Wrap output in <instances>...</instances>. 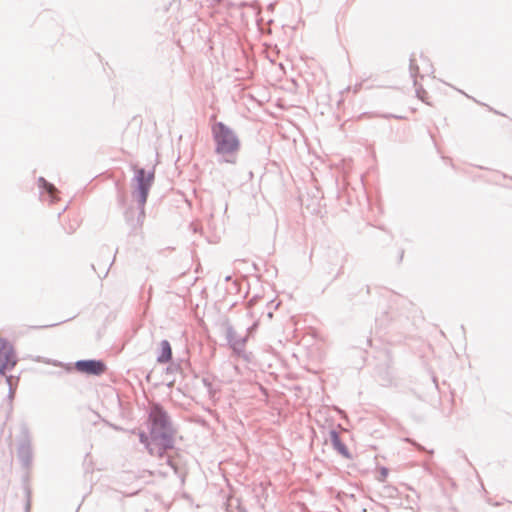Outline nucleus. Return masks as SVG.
Returning a JSON list of instances; mask_svg holds the SVG:
<instances>
[{
    "instance_id": "obj_8",
    "label": "nucleus",
    "mask_w": 512,
    "mask_h": 512,
    "mask_svg": "<svg viewBox=\"0 0 512 512\" xmlns=\"http://www.w3.org/2000/svg\"><path fill=\"white\" fill-rule=\"evenodd\" d=\"M39 182L41 183V186L47 191V193L50 195L51 197V201H54L56 199V193H57V190L56 188L48 183L45 179L43 178H40Z\"/></svg>"
},
{
    "instance_id": "obj_4",
    "label": "nucleus",
    "mask_w": 512,
    "mask_h": 512,
    "mask_svg": "<svg viewBox=\"0 0 512 512\" xmlns=\"http://www.w3.org/2000/svg\"><path fill=\"white\" fill-rule=\"evenodd\" d=\"M16 356L10 343L0 338V374L12 369L16 365Z\"/></svg>"
},
{
    "instance_id": "obj_9",
    "label": "nucleus",
    "mask_w": 512,
    "mask_h": 512,
    "mask_svg": "<svg viewBox=\"0 0 512 512\" xmlns=\"http://www.w3.org/2000/svg\"><path fill=\"white\" fill-rule=\"evenodd\" d=\"M377 473H378V476H377L378 481L385 482L389 475V470L386 467H379L377 469Z\"/></svg>"
},
{
    "instance_id": "obj_7",
    "label": "nucleus",
    "mask_w": 512,
    "mask_h": 512,
    "mask_svg": "<svg viewBox=\"0 0 512 512\" xmlns=\"http://www.w3.org/2000/svg\"><path fill=\"white\" fill-rule=\"evenodd\" d=\"M332 443L335 449L345 458L350 459L352 457L348 448L342 443V441L340 440L339 436L336 433L332 434Z\"/></svg>"
},
{
    "instance_id": "obj_6",
    "label": "nucleus",
    "mask_w": 512,
    "mask_h": 512,
    "mask_svg": "<svg viewBox=\"0 0 512 512\" xmlns=\"http://www.w3.org/2000/svg\"><path fill=\"white\" fill-rule=\"evenodd\" d=\"M172 359V349L167 340L160 343V354L158 356L159 363H168Z\"/></svg>"
},
{
    "instance_id": "obj_1",
    "label": "nucleus",
    "mask_w": 512,
    "mask_h": 512,
    "mask_svg": "<svg viewBox=\"0 0 512 512\" xmlns=\"http://www.w3.org/2000/svg\"><path fill=\"white\" fill-rule=\"evenodd\" d=\"M150 420L152 422L151 442H148V437L144 434L140 439L147 445L151 455L162 457L167 449L173 447L167 415L159 406H153L150 411Z\"/></svg>"
},
{
    "instance_id": "obj_5",
    "label": "nucleus",
    "mask_w": 512,
    "mask_h": 512,
    "mask_svg": "<svg viewBox=\"0 0 512 512\" xmlns=\"http://www.w3.org/2000/svg\"><path fill=\"white\" fill-rule=\"evenodd\" d=\"M75 369L83 374L99 376L106 372L107 367L100 360H80L75 363Z\"/></svg>"
},
{
    "instance_id": "obj_3",
    "label": "nucleus",
    "mask_w": 512,
    "mask_h": 512,
    "mask_svg": "<svg viewBox=\"0 0 512 512\" xmlns=\"http://www.w3.org/2000/svg\"><path fill=\"white\" fill-rule=\"evenodd\" d=\"M212 133L216 143V153L221 155L226 162L234 163L240 146L237 137L221 122L213 125Z\"/></svg>"
},
{
    "instance_id": "obj_2",
    "label": "nucleus",
    "mask_w": 512,
    "mask_h": 512,
    "mask_svg": "<svg viewBox=\"0 0 512 512\" xmlns=\"http://www.w3.org/2000/svg\"><path fill=\"white\" fill-rule=\"evenodd\" d=\"M134 177L131 182V196L132 200L138 206V223L142 225L144 219V205L146 203L149 189L154 181V171H146L143 168L134 166Z\"/></svg>"
}]
</instances>
